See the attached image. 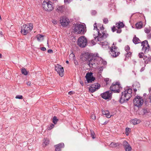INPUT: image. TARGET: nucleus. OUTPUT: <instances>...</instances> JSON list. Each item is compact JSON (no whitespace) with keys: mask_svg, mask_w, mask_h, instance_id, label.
Masks as SVG:
<instances>
[{"mask_svg":"<svg viewBox=\"0 0 151 151\" xmlns=\"http://www.w3.org/2000/svg\"><path fill=\"white\" fill-rule=\"evenodd\" d=\"M33 26L32 23L25 24L23 25L21 27V33L23 35H27L33 29Z\"/></svg>","mask_w":151,"mask_h":151,"instance_id":"nucleus-4","label":"nucleus"},{"mask_svg":"<svg viewBox=\"0 0 151 151\" xmlns=\"http://www.w3.org/2000/svg\"><path fill=\"white\" fill-rule=\"evenodd\" d=\"M65 9V6L64 5H62L59 6L57 7V10L58 12L62 13L64 11Z\"/></svg>","mask_w":151,"mask_h":151,"instance_id":"nucleus-19","label":"nucleus"},{"mask_svg":"<svg viewBox=\"0 0 151 151\" xmlns=\"http://www.w3.org/2000/svg\"><path fill=\"white\" fill-rule=\"evenodd\" d=\"M149 91L150 93H150H151V88H149Z\"/></svg>","mask_w":151,"mask_h":151,"instance_id":"nucleus-60","label":"nucleus"},{"mask_svg":"<svg viewBox=\"0 0 151 151\" xmlns=\"http://www.w3.org/2000/svg\"><path fill=\"white\" fill-rule=\"evenodd\" d=\"M126 133H128L129 132L130 130V129L129 128H126L125 129Z\"/></svg>","mask_w":151,"mask_h":151,"instance_id":"nucleus-47","label":"nucleus"},{"mask_svg":"<svg viewBox=\"0 0 151 151\" xmlns=\"http://www.w3.org/2000/svg\"><path fill=\"white\" fill-rule=\"evenodd\" d=\"M132 41L135 44H138L140 42V40L139 38L136 37V35L134 36Z\"/></svg>","mask_w":151,"mask_h":151,"instance_id":"nucleus-23","label":"nucleus"},{"mask_svg":"<svg viewBox=\"0 0 151 151\" xmlns=\"http://www.w3.org/2000/svg\"><path fill=\"white\" fill-rule=\"evenodd\" d=\"M145 32L146 33H149L150 31L151 30L150 28H145L144 29Z\"/></svg>","mask_w":151,"mask_h":151,"instance_id":"nucleus-35","label":"nucleus"},{"mask_svg":"<svg viewBox=\"0 0 151 151\" xmlns=\"http://www.w3.org/2000/svg\"><path fill=\"white\" fill-rule=\"evenodd\" d=\"M132 122L134 124H138L137 122V119H136L132 120Z\"/></svg>","mask_w":151,"mask_h":151,"instance_id":"nucleus-37","label":"nucleus"},{"mask_svg":"<svg viewBox=\"0 0 151 151\" xmlns=\"http://www.w3.org/2000/svg\"><path fill=\"white\" fill-rule=\"evenodd\" d=\"M134 90L135 92L137 91V89L136 88H134Z\"/></svg>","mask_w":151,"mask_h":151,"instance_id":"nucleus-62","label":"nucleus"},{"mask_svg":"<svg viewBox=\"0 0 151 151\" xmlns=\"http://www.w3.org/2000/svg\"><path fill=\"white\" fill-rule=\"evenodd\" d=\"M136 27L137 29H140L143 27V23L142 22L140 21L138 22L135 24Z\"/></svg>","mask_w":151,"mask_h":151,"instance_id":"nucleus-22","label":"nucleus"},{"mask_svg":"<svg viewBox=\"0 0 151 151\" xmlns=\"http://www.w3.org/2000/svg\"><path fill=\"white\" fill-rule=\"evenodd\" d=\"M92 74H93L91 72L88 73L86 74V75L85 76V78H86V79H88V80H89V78H91V77H93Z\"/></svg>","mask_w":151,"mask_h":151,"instance_id":"nucleus-27","label":"nucleus"},{"mask_svg":"<svg viewBox=\"0 0 151 151\" xmlns=\"http://www.w3.org/2000/svg\"><path fill=\"white\" fill-rule=\"evenodd\" d=\"M124 24L123 22H119L116 24V27L118 29L123 27Z\"/></svg>","mask_w":151,"mask_h":151,"instance_id":"nucleus-20","label":"nucleus"},{"mask_svg":"<svg viewBox=\"0 0 151 151\" xmlns=\"http://www.w3.org/2000/svg\"><path fill=\"white\" fill-rule=\"evenodd\" d=\"M54 125L53 124H51L50 126V127H49V128L48 129V130H49V129H51L52 128H53L54 127Z\"/></svg>","mask_w":151,"mask_h":151,"instance_id":"nucleus-48","label":"nucleus"},{"mask_svg":"<svg viewBox=\"0 0 151 151\" xmlns=\"http://www.w3.org/2000/svg\"><path fill=\"white\" fill-rule=\"evenodd\" d=\"M97 13V12L94 10H92L91 12V14L92 15H94Z\"/></svg>","mask_w":151,"mask_h":151,"instance_id":"nucleus-36","label":"nucleus"},{"mask_svg":"<svg viewBox=\"0 0 151 151\" xmlns=\"http://www.w3.org/2000/svg\"><path fill=\"white\" fill-rule=\"evenodd\" d=\"M91 117L92 119L94 120H95L96 119V116L93 114H91Z\"/></svg>","mask_w":151,"mask_h":151,"instance_id":"nucleus-42","label":"nucleus"},{"mask_svg":"<svg viewBox=\"0 0 151 151\" xmlns=\"http://www.w3.org/2000/svg\"><path fill=\"white\" fill-rule=\"evenodd\" d=\"M104 23L105 24H107L108 22V20L107 18H104L103 19Z\"/></svg>","mask_w":151,"mask_h":151,"instance_id":"nucleus-38","label":"nucleus"},{"mask_svg":"<svg viewBox=\"0 0 151 151\" xmlns=\"http://www.w3.org/2000/svg\"><path fill=\"white\" fill-rule=\"evenodd\" d=\"M105 81L107 83V82L109 81V78H106L104 79Z\"/></svg>","mask_w":151,"mask_h":151,"instance_id":"nucleus-55","label":"nucleus"},{"mask_svg":"<svg viewBox=\"0 0 151 151\" xmlns=\"http://www.w3.org/2000/svg\"><path fill=\"white\" fill-rule=\"evenodd\" d=\"M100 30H104V27L103 26V25L101 27H100Z\"/></svg>","mask_w":151,"mask_h":151,"instance_id":"nucleus-58","label":"nucleus"},{"mask_svg":"<svg viewBox=\"0 0 151 151\" xmlns=\"http://www.w3.org/2000/svg\"><path fill=\"white\" fill-rule=\"evenodd\" d=\"M89 80H88V79H86L88 83H92L93 81H94L95 80V77L93 76L91 78H89Z\"/></svg>","mask_w":151,"mask_h":151,"instance_id":"nucleus-29","label":"nucleus"},{"mask_svg":"<svg viewBox=\"0 0 151 151\" xmlns=\"http://www.w3.org/2000/svg\"><path fill=\"white\" fill-rule=\"evenodd\" d=\"M141 45L142 46V50L145 53H147L150 50V45L147 40H145L142 42Z\"/></svg>","mask_w":151,"mask_h":151,"instance_id":"nucleus-10","label":"nucleus"},{"mask_svg":"<svg viewBox=\"0 0 151 151\" xmlns=\"http://www.w3.org/2000/svg\"><path fill=\"white\" fill-rule=\"evenodd\" d=\"M119 145V144L118 143H116L115 142H112L110 144V146L111 147H116L117 145L118 146Z\"/></svg>","mask_w":151,"mask_h":151,"instance_id":"nucleus-28","label":"nucleus"},{"mask_svg":"<svg viewBox=\"0 0 151 151\" xmlns=\"http://www.w3.org/2000/svg\"><path fill=\"white\" fill-rule=\"evenodd\" d=\"M52 23L54 24H57V22L55 20H53V21H52Z\"/></svg>","mask_w":151,"mask_h":151,"instance_id":"nucleus-57","label":"nucleus"},{"mask_svg":"<svg viewBox=\"0 0 151 151\" xmlns=\"http://www.w3.org/2000/svg\"><path fill=\"white\" fill-rule=\"evenodd\" d=\"M55 70L60 76L62 77L63 76L64 69L61 65H57L55 67Z\"/></svg>","mask_w":151,"mask_h":151,"instance_id":"nucleus-13","label":"nucleus"},{"mask_svg":"<svg viewBox=\"0 0 151 151\" xmlns=\"http://www.w3.org/2000/svg\"><path fill=\"white\" fill-rule=\"evenodd\" d=\"M44 36L42 35H38L37 36V40L39 41H41L43 40Z\"/></svg>","mask_w":151,"mask_h":151,"instance_id":"nucleus-26","label":"nucleus"},{"mask_svg":"<svg viewBox=\"0 0 151 151\" xmlns=\"http://www.w3.org/2000/svg\"><path fill=\"white\" fill-rule=\"evenodd\" d=\"M71 0H64V2L65 4H68L70 3Z\"/></svg>","mask_w":151,"mask_h":151,"instance_id":"nucleus-41","label":"nucleus"},{"mask_svg":"<svg viewBox=\"0 0 151 151\" xmlns=\"http://www.w3.org/2000/svg\"><path fill=\"white\" fill-rule=\"evenodd\" d=\"M117 47L115 46H112L110 48V54L114 57H117L120 54L119 52H117Z\"/></svg>","mask_w":151,"mask_h":151,"instance_id":"nucleus-11","label":"nucleus"},{"mask_svg":"<svg viewBox=\"0 0 151 151\" xmlns=\"http://www.w3.org/2000/svg\"><path fill=\"white\" fill-rule=\"evenodd\" d=\"M40 49L42 51H45L46 50V48L45 47H42L40 48Z\"/></svg>","mask_w":151,"mask_h":151,"instance_id":"nucleus-51","label":"nucleus"},{"mask_svg":"<svg viewBox=\"0 0 151 151\" xmlns=\"http://www.w3.org/2000/svg\"><path fill=\"white\" fill-rule=\"evenodd\" d=\"M122 88L119 83L116 82L113 83L110 87L111 91L114 92L115 93H119L120 92V89Z\"/></svg>","mask_w":151,"mask_h":151,"instance_id":"nucleus-8","label":"nucleus"},{"mask_svg":"<svg viewBox=\"0 0 151 151\" xmlns=\"http://www.w3.org/2000/svg\"><path fill=\"white\" fill-rule=\"evenodd\" d=\"M86 28L85 26L81 24H76L75 26L74 30L78 34L84 33L85 32Z\"/></svg>","mask_w":151,"mask_h":151,"instance_id":"nucleus-5","label":"nucleus"},{"mask_svg":"<svg viewBox=\"0 0 151 151\" xmlns=\"http://www.w3.org/2000/svg\"><path fill=\"white\" fill-rule=\"evenodd\" d=\"M144 101L142 97L137 96L133 100L134 105L138 107H140L143 104Z\"/></svg>","mask_w":151,"mask_h":151,"instance_id":"nucleus-9","label":"nucleus"},{"mask_svg":"<svg viewBox=\"0 0 151 151\" xmlns=\"http://www.w3.org/2000/svg\"><path fill=\"white\" fill-rule=\"evenodd\" d=\"M125 49L127 52H128L130 49V47L128 45H127L125 47Z\"/></svg>","mask_w":151,"mask_h":151,"instance_id":"nucleus-40","label":"nucleus"},{"mask_svg":"<svg viewBox=\"0 0 151 151\" xmlns=\"http://www.w3.org/2000/svg\"><path fill=\"white\" fill-rule=\"evenodd\" d=\"M100 87V85L98 83H94L91 85L89 89L90 91L93 93L96 90L99 89Z\"/></svg>","mask_w":151,"mask_h":151,"instance_id":"nucleus-12","label":"nucleus"},{"mask_svg":"<svg viewBox=\"0 0 151 151\" xmlns=\"http://www.w3.org/2000/svg\"><path fill=\"white\" fill-rule=\"evenodd\" d=\"M64 145L63 143H60L55 145V151H61V149L64 147Z\"/></svg>","mask_w":151,"mask_h":151,"instance_id":"nucleus-18","label":"nucleus"},{"mask_svg":"<svg viewBox=\"0 0 151 151\" xmlns=\"http://www.w3.org/2000/svg\"><path fill=\"white\" fill-rule=\"evenodd\" d=\"M149 99L150 100V101L151 103V93H150L149 95Z\"/></svg>","mask_w":151,"mask_h":151,"instance_id":"nucleus-53","label":"nucleus"},{"mask_svg":"<svg viewBox=\"0 0 151 151\" xmlns=\"http://www.w3.org/2000/svg\"><path fill=\"white\" fill-rule=\"evenodd\" d=\"M94 29H96V31H97L98 30V28L97 27V24L96 23H95L94 24Z\"/></svg>","mask_w":151,"mask_h":151,"instance_id":"nucleus-43","label":"nucleus"},{"mask_svg":"<svg viewBox=\"0 0 151 151\" xmlns=\"http://www.w3.org/2000/svg\"><path fill=\"white\" fill-rule=\"evenodd\" d=\"M58 120V119H57V117L56 116H54L53 117L52 119V122L54 124H56Z\"/></svg>","mask_w":151,"mask_h":151,"instance_id":"nucleus-31","label":"nucleus"},{"mask_svg":"<svg viewBox=\"0 0 151 151\" xmlns=\"http://www.w3.org/2000/svg\"><path fill=\"white\" fill-rule=\"evenodd\" d=\"M122 32V30L120 29H118L117 30V33H120Z\"/></svg>","mask_w":151,"mask_h":151,"instance_id":"nucleus-50","label":"nucleus"},{"mask_svg":"<svg viewBox=\"0 0 151 151\" xmlns=\"http://www.w3.org/2000/svg\"><path fill=\"white\" fill-rule=\"evenodd\" d=\"M102 113L103 115H105L108 118H110L111 116L109 112L108 111L102 110Z\"/></svg>","mask_w":151,"mask_h":151,"instance_id":"nucleus-21","label":"nucleus"},{"mask_svg":"<svg viewBox=\"0 0 151 151\" xmlns=\"http://www.w3.org/2000/svg\"><path fill=\"white\" fill-rule=\"evenodd\" d=\"M144 60L145 61V63L147 64L151 61V57L147 58V56H144Z\"/></svg>","mask_w":151,"mask_h":151,"instance_id":"nucleus-24","label":"nucleus"},{"mask_svg":"<svg viewBox=\"0 0 151 151\" xmlns=\"http://www.w3.org/2000/svg\"><path fill=\"white\" fill-rule=\"evenodd\" d=\"M132 89L131 88H127L125 91L122 92V96L119 100L121 103L127 101L132 96Z\"/></svg>","mask_w":151,"mask_h":151,"instance_id":"nucleus-2","label":"nucleus"},{"mask_svg":"<svg viewBox=\"0 0 151 151\" xmlns=\"http://www.w3.org/2000/svg\"><path fill=\"white\" fill-rule=\"evenodd\" d=\"M97 32L98 33V35L97 37H95V39L97 37L98 41H101L103 39H106L108 36V34L104 32V30H99L98 29Z\"/></svg>","mask_w":151,"mask_h":151,"instance_id":"nucleus-7","label":"nucleus"},{"mask_svg":"<svg viewBox=\"0 0 151 151\" xmlns=\"http://www.w3.org/2000/svg\"><path fill=\"white\" fill-rule=\"evenodd\" d=\"M77 42L78 46L81 48L85 47L87 45V39L85 37L83 36L80 37L78 38Z\"/></svg>","mask_w":151,"mask_h":151,"instance_id":"nucleus-6","label":"nucleus"},{"mask_svg":"<svg viewBox=\"0 0 151 151\" xmlns=\"http://www.w3.org/2000/svg\"><path fill=\"white\" fill-rule=\"evenodd\" d=\"M79 82L81 84L82 86H83V85H84V83H83V81H82L81 80L80 81H79Z\"/></svg>","mask_w":151,"mask_h":151,"instance_id":"nucleus-52","label":"nucleus"},{"mask_svg":"<svg viewBox=\"0 0 151 151\" xmlns=\"http://www.w3.org/2000/svg\"><path fill=\"white\" fill-rule=\"evenodd\" d=\"M52 4V2L48 0H44L42 4V6L45 11L50 12L54 9V7Z\"/></svg>","mask_w":151,"mask_h":151,"instance_id":"nucleus-3","label":"nucleus"},{"mask_svg":"<svg viewBox=\"0 0 151 151\" xmlns=\"http://www.w3.org/2000/svg\"><path fill=\"white\" fill-rule=\"evenodd\" d=\"M148 37L149 38H151V34H149L148 35Z\"/></svg>","mask_w":151,"mask_h":151,"instance_id":"nucleus-59","label":"nucleus"},{"mask_svg":"<svg viewBox=\"0 0 151 151\" xmlns=\"http://www.w3.org/2000/svg\"><path fill=\"white\" fill-rule=\"evenodd\" d=\"M103 69V67H100L99 68V70L100 73H101Z\"/></svg>","mask_w":151,"mask_h":151,"instance_id":"nucleus-44","label":"nucleus"},{"mask_svg":"<svg viewBox=\"0 0 151 151\" xmlns=\"http://www.w3.org/2000/svg\"><path fill=\"white\" fill-rule=\"evenodd\" d=\"M21 71L22 73L23 74L25 75H27V74L28 73L25 68L22 69Z\"/></svg>","mask_w":151,"mask_h":151,"instance_id":"nucleus-30","label":"nucleus"},{"mask_svg":"<svg viewBox=\"0 0 151 151\" xmlns=\"http://www.w3.org/2000/svg\"><path fill=\"white\" fill-rule=\"evenodd\" d=\"M75 63L76 65H78V64L77 62H76V63L75 62Z\"/></svg>","mask_w":151,"mask_h":151,"instance_id":"nucleus-64","label":"nucleus"},{"mask_svg":"<svg viewBox=\"0 0 151 151\" xmlns=\"http://www.w3.org/2000/svg\"><path fill=\"white\" fill-rule=\"evenodd\" d=\"M60 21L61 25L63 27H66L69 23V19L65 17L60 18Z\"/></svg>","mask_w":151,"mask_h":151,"instance_id":"nucleus-14","label":"nucleus"},{"mask_svg":"<svg viewBox=\"0 0 151 151\" xmlns=\"http://www.w3.org/2000/svg\"><path fill=\"white\" fill-rule=\"evenodd\" d=\"M72 93V91H70L69 92L68 94L70 95H71V93Z\"/></svg>","mask_w":151,"mask_h":151,"instance_id":"nucleus-63","label":"nucleus"},{"mask_svg":"<svg viewBox=\"0 0 151 151\" xmlns=\"http://www.w3.org/2000/svg\"><path fill=\"white\" fill-rule=\"evenodd\" d=\"M15 98L17 99H22L23 98V96L22 95H18L16 96Z\"/></svg>","mask_w":151,"mask_h":151,"instance_id":"nucleus-39","label":"nucleus"},{"mask_svg":"<svg viewBox=\"0 0 151 151\" xmlns=\"http://www.w3.org/2000/svg\"><path fill=\"white\" fill-rule=\"evenodd\" d=\"M112 30V31L113 32H115L116 30V29L115 28V27L114 26L111 28Z\"/></svg>","mask_w":151,"mask_h":151,"instance_id":"nucleus-46","label":"nucleus"},{"mask_svg":"<svg viewBox=\"0 0 151 151\" xmlns=\"http://www.w3.org/2000/svg\"><path fill=\"white\" fill-rule=\"evenodd\" d=\"M140 84H139L138 83V82H136L134 83L133 85V87H137V88H139L140 87Z\"/></svg>","mask_w":151,"mask_h":151,"instance_id":"nucleus-34","label":"nucleus"},{"mask_svg":"<svg viewBox=\"0 0 151 151\" xmlns=\"http://www.w3.org/2000/svg\"><path fill=\"white\" fill-rule=\"evenodd\" d=\"M47 52L48 53H52L53 52V51L51 49H49L48 50Z\"/></svg>","mask_w":151,"mask_h":151,"instance_id":"nucleus-49","label":"nucleus"},{"mask_svg":"<svg viewBox=\"0 0 151 151\" xmlns=\"http://www.w3.org/2000/svg\"><path fill=\"white\" fill-rule=\"evenodd\" d=\"M91 136L92 137V138L94 139L95 138V137H94L95 134H94V132H91Z\"/></svg>","mask_w":151,"mask_h":151,"instance_id":"nucleus-45","label":"nucleus"},{"mask_svg":"<svg viewBox=\"0 0 151 151\" xmlns=\"http://www.w3.org/2000/svg\"><path fill=\"white\" fill-rule=\"evenodd\" d=\"M82 59L83 60L86 62V63L90 68L95 67L96 65L99 64V58H96L88 53L84 54Z\"/></svg>","mask_w":151,"mask_h":151,"instance_id":"nucleus-1","label":"nucleus"},{"mask_svg":"<svg viewBox=\"0 0 151 151\" xmlns=\"http://www.w3.org/2000/svg\"><path fill=\"white\" fill-rule=\"evenodd\" d=\"M104 39L101 41H100V42L99 44L102 47L104 48L107 49L109 47V46L107 42L105 41H102Z\"/></svg>","mask_w":151,"mask_h":151,"instance_id":"nucleus-17","label":"nucleus"},{"mask_svg":"<svg viewBox=\"0 0 151 151\" xmlns=\"http://www.w3.org/2000/svg\"><path fill=\"white\" fill-rule=\"evenodd\" d=\"M123 145L126 151H132V147L126 141H124Z\"/></svg>","mask_w":151,"mask_h":151,"instance_id":"nucleus-16","label":"nucleus"},{"mask_svg":"<svg viewBox=\"0 0 151 151\" xmlns=\"http://www.w3.org/2000/svg\"><path fill=\"white\" fill-rule=\"evenodd\" d=\"M138 56L140 58H143L144 60V56H145L144 55V54L143 52H140L138 54Z\"/></svg>","mask_w":151,"mask_h":151,"instance_id":"nucleus-32","label":"nucleus"},{"mask_svg":"<svg viewBox=\"0 0 151 151\" xmlns=\"http://www.w3.org/2000/svg\"><path fill=\"white\" fill-rule=\"evenodd\" d=\"M27 85L28 86H30L31 84V83L30 82H28L27 83Z\"/></svg>","mask_w":151,"mask_h":151,"instance_id":"nucleus-56","label":"nucleus"},{"mask_svg":"<svg viewBox=\"0 0 151 151\" xmlns=\"http://www.w3.org/2000/svg\"><path fill=\"white\" fill-rule=\"evenodd\" d=\"M110 91H108L102 93L101 96L103 98L105 99H109L111 98V93Z\"/></svg>","mask_w":151,"mask_h":151,"instance_id":"nucleus-15","label":"nucleus"},{"mask_svg":"<svg viewBox=\"0 0 151 151\" xmlns=\"http://www.w3.org/2000/svg\"><path fill=\"white\" fill-rule=\"evenodd\" d=\"M145 69V67H142L141 68V70H140V71L141 72H142V71H143Z\"/></svg>","mask_w":151,"mask_h":151,"instance_id":"nucleus-54","label":"nucleus"},{"mask_svg":"<svg viewBox=\"0 0 151 151\" xmlns=\"http://www.w3.org/2000/svg\"><path fill=\"white\" fill-rule=\"evenodd\" d=\"M45 141L42 144L43 146L45 147L47 145H48L50 142L49 139H48L46 138L44 139Z\"/></svg>","mask_w":151,"mask_h":151,"instance_id":"nucleus-25","label":"nucleus"},{"mask_svg":"<svg viewBox=\"0 0 151 151\" xmlns=\"http://www.w3.org/2000/svg\"><path fill=\"white\" fill-rule=\"evenodd\" d=\"M0 35L1 36L3 35V33L1 31L0 32Z\"/></svg>","mask_w":151,"mask_h":151,"instance_id":"nucleus-61","label":"nucleus"},{"mask_svg":"<svg viewBox=\"0 0 151 151\" xmlns=\"http://www.w3.org/2000/svg\"><path fill=\"white\" fill-rule=\"evenodd\" d=\"M131 52H127V53L126 55V58L125 60H126L127 58H128L129 57H130L131 56Z\"/></svg>","mask_w":151,"mask_h":151,"instance_id":"nucleus-33","label":"nucleus"}]
</instances>
